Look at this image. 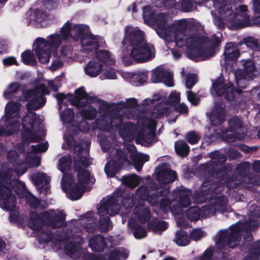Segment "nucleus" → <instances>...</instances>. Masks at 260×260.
Returning <instances> with one entry per match:
<instances>
[{
  "label": "nucleus",
  "mask_w": 260,
  "mask_h": 260,
  "mask_svg": "<svg viewBox=\"0 0 260 260\" xmlns=\"http://www.w3.org/2000/svg\"><path fill=\"white\" fill-rule=\"evenodd\" d=\"M200 41L201 39L200 36L196 37L190 40L191 43L188 45L187 51V56L189 59L194 60L198 57H202L207 59L212 57L204 43H200Z\"/></svg>",
  "instance_id": "9"
},
{
  "label": "nucleus",
  "mask_w": 260,
  "mask_h": 260,
  "mask_svg": "<svg viewBox=\"0 0 260 260\" xmlns=\"http://www.w3.org/2000/svg\"><path fill=\"white\" fill-rule=\"evenodd\" d=\"M260 256V240L251 244L248 254L243 260H259Z\"/></svg>",
  "instance_id": "31"
},
{
  "label": "nucleus",
  "mask_w": 260,
  "mask_h": 260,
  "mask_svg": "<svg viewBox=\"0 0 260 260\" xmlns=\"http://www.w3.org/2000/svg\"><path fill=\"white\" fill-rule=\"evenodd\" d=\"M40 231L38 238L41 242L49 243L53 240L54 234L50 230H45L42 228Z\"/></svg>",
  "instance_id": "52"
},
{
  "label": "nucleus",
  "mask_w": 260,
  "mask_h": 260,
  "mask_svg": "<svg viewBox=\"0 0 260 260\" xmlns=\"http://www.w3.org/2000/svg\"><path fill=\"white\" fill-rule=\"evenodd\" d=\"M122 122V116L120 114H115L113 117L107 119L102 118L97 122V127L99 129L104 132H108L113 126L118 128Z\"/></svg>",
  "instance_id": "14"
},
{
  "label": "nucleus",
  "mask_w": 260,
  "mask_h": 260,
  "mask_svg": "<svg viewBox=\"0 0 260 260\" xmlns=\"http://www.w3.org/2000/svg\"><path fill=\"white\" fill-rule=\"evenodd\" d=\"M199 36L201 39L200 43H204L210 56L213 57L215 54L216 48L221 42L220 38L216 35H212L210 38L203 36Z\"/></svg>",
  "instance_id": "18"
},
{
  "label": "nucleus",
  "mask_w": 260,
  "mask_h": 260,
  "mask_svg": "<svg viewBox=\"0 0 260 260\" xmlns=\"http://www.w3.org/2000/svg\"><path fill=\"white\" fill-rule=\"evenodd\" d=\"M80 114L84 120H92L96 117L98 111L94 107L89 106L87 109L83 108L80 111Z\"/></svg>",
  "instance_id": "39"
},
{
  "label": "nucleus",
  "mask_w": 260,
  "mask_h": 260,
  "mask_svg": "<svg viewBox=\"0 0 260 260\" xmlns=\"http://www.w3.org/2000/svg\"><path fill=\"white\" fill-rule=\"evenodd\" d=\"M160 187H158L156 184H153V198H154V203L156 202V199L160 197H167L170 192V187L169 185L164 186V185Z\"/></svg>",
  "instance_id": "34"
},
{
  "label": "nucleus",
  "mask_w": 260,
  "mask_h": 260,
  "mask_svg": "<svg viewBox=\"0 0 260 260\" xmlns=\"http://www.w3.org/2000/svg\"><path fill=\"white\" fill-rule=\"evenodd\" d=\"M7 159L12 164L21 166L25 164V161L19 159V155L15 150H10L7 153Z\"/></svg>",
  "instance_id": "41"
},
{
  "label": "nucleus",
  "mask_w": 260,
  "mask_h": 260,
  "mask_svg": "<svg viewBox=\"0 0 260 260\" xmlns=\"http://www.w3.org/2000/svg\"><path fill=\"white\" fill-rule=\"evenodd\" d=\"M128 225L131 229L135 230L133 234L136 239H140L147 236V233L145 229L139 225L135 221H128Z\"/></svg>",
  "instance_id": "33"
},
{
  "label": "nucleus",
  "mask_w": 260,
  "mask_h": 260,
  "mask_svg": "<svg viewBox=\"0 0 260 260\" xmlns=\"http://www.w3.org/2000/svg\"><path fill=\"white\" fill-rule=\"evenodd\" d=\"M174 241L179 246H185L189 243L190 238L186 232L180 230L176 232Z\"/></svg>",
  "instance_id": "36"
},
{
  "label": "nucleus",
  "mask_w": 260,
  "mask_h": 260,
  "mask_svg": "<svg viewBox=\"0 0 260 260\" xmlns=\"http://www.w3.org/2000/svg\"><path fill=\"white\" fill-rule=\"evenodd\" d=\"M193 7L191 0H180L176 4V8L180 9L183 12H190Z\"/></svg>",
  "instance_id": "51"
},
{
  "label": "nucleus",
  "mask_w": 260,
  "mask_h": 260,
  "mask_svg": "<svg viewBox=\"0 0 260 260\" xmlns=\"http://www.w3.org/2000/svg\"><path fill=\"white\" fill-rule=\"evenodd\" d=\"M26 189V186L22 181L12 180L6 172L0 173V207L6 211L15 209L16 197L13 191L18 196L22 197Z\"/></svg>",
  "instance_id": "3"
},
{
  "label": "nucleus",
  "mask_w": 260,
  "mask_h": 260,
  "mask_svg": "<svg viewBox=\"0 0 260 260\" xmlns=\"http://www.w3.org/2000/svg\"><path fill=\"white\" fill-rule=\"evenodd\" d=\"M155 10L151 6L144 7L143 10V18L145 23L148 25H151L154 23L156 17Z\"/></svg>",
  "instance_id": "29"
},
{
  "label": "nucleus",
  "mask_w": 260,
  "mask_h": 260,
  "mask_svg": "<svg viewBox=\"0 0 260 260\" xmlns=\"http://www.w3.org/2000/svg\"><path fill=\"white\" fill-rule=\"evenodd\" d=\"M188 21L185 19L178 20L172 26L175 33H185L187 27Z\"/></svg>",
  "instance_id": "53"
},
{
  "label": "nucleus",
  "mask_w": 260,
  "mask_h": 260,
  "mask_svg": "<svg viewBox=\"0 0 260 260\" xmlns=\"http://www.w3.org/2000/svg\"><path fill=\"white\" fill-rule=\"evenodd\" d=\"M144 35V31L138 27L127 26L125 27L122 42L128 44L132 49L128 56L124 51L122 53L121 58L124 65L132 64L133 60L138 63H143L154 57V47L147 42Z\"/></svg>",
  "instance_id": "2"
},
{
  "label": "nucleus",
  "mask_w": 260,
  "mask_h": 260,
  "mask_svg": "<svg viewBox=\"0 0 260 260\" xmlns=\"http://www.w3.org/2000/svg\"><path fill=\"white\" fill-rule=\"evenodd\" d=\"M49 38V41L42 38H38L35 40V52L39 61L42 64L49 62L53 48L58 47L63 40L61 35L56 34L51 35Z\"/></svg>",
  "instance_id": "5"
},
{
  "label": "nucleus",
  "mask_w": 260,
  "mask_h": 260,
  "mask_svg": "<svg viewBox=\"0 0 260 260\" xmlns=\"http://www.w3.org/2000/svg\"><path fill=\"white\" fill-rule=\"evenodd\" d=\"M209 177L204 180L199 190L194 192V198L200 202H204L208 199H214V204L217 207L226 205L228 200L223 195L218 196L221 191L220 189L225 184L229 189L235 186L231 184L234 178L227 173V169L221 167L218 169L212 168L208 170Z\"/></svg>",
  "instance_id": "1"
},
{
  "label": "nucleus",
  "mask_w": 260,
  "mask_h": 260,
  "mask_svg": "<svg viewBox=\"0 0 260 260\" xmlns=\"http://www.w3.org/2000/svg\"><path fill=\"white\" fill-rule=\"evenodd\" d=\"M21 105L18 102H10L6 106V121L14 117L20 111Z\"/></svg>",
  "instance_id": "28"
},
{
  "label": "nucleus",
  "mask_w": 260,
  "mask_h": 260,
  "mask_svg": "<svg viewBox=\"0 0 260 260\" xmlns=\"http://www.w3.org/2000/svg\"><path fill=\"white\" fill-rule=\"evenodd\" d=\"M69 149L73 150L77 157L82 155V152L84 150L83 145L82 143H76V140L72 136H68L66 139Z\"/></svg>",
  "instance_id": "27"
},
{
  "label": "nucleus",
  "mask_w": 260,
  "mask_h": 260,
  "mask_svg": "<svg viewBox=\"0 0 260 260\" xmlns=\"http://www.w3.org/2000/svg\"><path fill=\"white\" fill-rule=\"evenodd\" d=\"M85 191V186L79 182L76 183L70 187L69 194L70 198L74 201L81 198Z\"/></svg>",
  "instance_id": "32"
},
{
  "label": "nucleus",
  "mask_w": 260,
  "mask_h": 260,
  "mask_svg": "<svg viewBox=\"0 0 260 260\" xmlns=\"http://www.w3.org/2000/svg\"><path fill=\"white\" fill-rule=\"evenodd\" d=\"M156 137L155 131H150L145 134L143 132H139L138 137L144 142L150 144L153 143L154 139Z\"/></svg>",
  "instance_id": "58"
},
{
  "label": "nucleus",
  "mask_w": 260,
  "mask_h": 260,
  "mask_svg": "<svg viewBox=\"0 0 260 260\" xmlns=\"http://www.w3.org/2000/svg\"><path fill=\"white\" fill-rule=\"evenodd\" d=\"M177 175L175 171L163 169L156 174V179L160 185H168L176 180Z\"/></svg>",
  "instance_id": "16"
},
{
  "label": "nucleus",
  "mask_w": 260,
  "mask_h": 260,
  "mask_svg": "<svg viewBox=\"0 0 260 260\" xmlns=\"http://www.w3.org/2000/svg\"><path fill=\"white\" fill-rule=\"evenodd\" d=\"M248 180L244 184L245 188L253 192L260 193L259 181L254 177H249Z\"/></svg>",
  "instance_id": "45"
},
{
  "label": "nucleus",
  "mask_w": 260,
  "mask_h": 260,
  "mask_svg": "<svg viewBox=\"0 0 260 260\" xmlns=\"http://www.w3.org/2000/svg\"><path fill=\"white\" fill-rule=\"evenodd\" d=\"M240 240V227L237 225H233L231 226L230 231L221 232L216 241V245L222 249L226 247L233 249L239 245Z\"/></svg>",
  "instance_id": "7"
},
{
  "label": "nucleus",
  "mask_w": 260,
  "mask_h": 260,
  "mask_svg": "<svg viewBox=\"0 0 260 260\" xmlns=\"http://www.w3.org/2000/svg\"><path fill=\"white\" fill-rule=\"evenodd\" d=\"M81 166L87 168L89 166V159L87 156L80 155L74 158V169H77V166L82 167Z\"/></svg>",
  "instance_id": "62"
},
{
  "label": "nucleus",
  "mask_w": 260,
  "mask_h": 260,
  "mask_svg": "<svg viewBox=\"0 0 260 260\" xmlns=\"http://www.w3.org/2000/svg\"><path fill=\"white\" fill-rule=\"evenodd\" d=\"M200 137L194 131L187 133L185 136V139L190 144H195L198 143Z\"/></svg>",
  "instance_id": "64"
},
{
  "label": "nucleus",
  "mask_w": 260,
  "mask_h": 260,
  "mask_svg": "<svg viewBox=\"0 0 260 260\" xmlns=\"http://www.w3.org/2000/svg\"><path fill=\"white\" fill-rule=\"evenodd\" d=\"M87 36L80 42L83 49L89 52L96 51L100 46L98 36L93 35L91 31Z\"/></svg>",
  "instance_id": "17"
},
{
  "label": "nucleus",
  "mask_w": 260,
  "mask_h": 260,
  "mask_svg": "<svg viewBox=\"0 0 260 260\" xmlns=\"http://www.w3.org/2000/svg\"><path fill=\"white\" fill-rule=\"evenodd\" d=\"M135 213L138 221L143 224L148 222L151 217L150 210L148 207L140 208L138 210L135 208Z\"/></svg>",
  "instance_id": "30"
},
{
  "label": "nucleus",
  "mask_w": 260,
  "mask_h": 260,
  "mask_svg": "<svg viewBox=\"0 0 260 260\" xmlns=\"http://www.w3.org/2000/svg\"><path fill=\"white\" fill-rule=\"evenodd\" d=\"M75 113L72 109L67 108L63 110L60 117L64 122L71 123L74 120Z\"/></svg>",
  "instance_id": "54"
},
{
  "label": "nucleus",
  "mask_w": 260,
  "mask_h": 260,
  "mask_svg": "<svg viewBox=\"0 0 260 260\" xmlns=\"http://www.w3.org/2000/svg\"><path fill=\"white\" fill-rule=\"evenodd\" d=\"M224 94L225 99L228 101H232L235 99L236 96L235 88L232 83L228 82L226 83V86L224 88Z\"/></svg>",
  "instance_id": "55"
},
{
  "label": "nucleus",
  "mask_w": 260,
  "mask_h": 260,
  "mask_svg": "<svg viewBox=\"0 0 260 260\" xmlns=\"http://www.w3.org/2000/svg\"><path fill=\"white\" fill-rule=\"evenodd\" d=\"M151 80L153 83L164 82L168 87L174 86L172 73L164 69H156L151 74Z\"/></svg>",
  "instance_id": "10"
},
{
  "label": "nucleus",
  "mask_w": 260,
  "mask_h": 260,
  "mask_svg": "<svg viewBox=\"0 0 260 260\" xmlns=\"http://www.w3.org/2000/svg\"><path fill=\"white\" fill-rule=\"evenodd\" d=\"M175 150L178 155L182 157L187 156L190 151L189 146L182 140L175 142Z\"/></svg>",
  "instance_id": "38"
},
{
  "label": "nucleus",
  "mask_w": 260,
  "mask_h": 260,
  "mask_svg": "<svg viewBox=\"0 0 260 260\" xmlns=\"http://www.w3.org/2000/svg\"><path fill=\"white\" fill-rule=\"evenodd\" d=\"M106 246V240L104 237L100 234L93 236L89 241V247L94 252H103Z\"/></svg>",
  "instance_id": "20"
},
{
  "label": "nucleus",
  "mask_w": 260,
  "mask_h": 260,
  "mask_svg": "<svg viewBox=\"0 0 260 260\" xmlns=\"http://www.w3.org/2000/svg\"><path fill=\"white\" fill-rule=\"evenodd\" d=\"M21 85L18 82L10 83L8 89L4 92V96L5 99L11 100L13 99L14 94L20 89Z\"/></svg>",
  "instance_id": "42"
},
{
  "label": "nucleus",
  "mask_w": 260,
  "mask_h": 260,
  "mask_svg": "<svg viewBox=\"0 0 260 260\" xmlns=\"http://www.w3.org/2000/svg\"><path fill=\"white\" fill-rule=\"evenodd\" d=\"M142 121L144 127L150 129V131H155L156 127V121L155 120L148 117H144Z\"/></svg>",
  "instance_id": "63"
},
{
  "label": "nucleus",
  "mask_w": 260,
  "mask_h": 260,
  "mask_svg": "<svg viewBox=\"0 0 260 260\" xmlns=\"http://www.w3.org/2000/svg\"><path fill=\"white\" fill-rule=\"evenodd\" d=\"M226 84L224 82V79L222 77H219L212 83V89L215 91L218 96H222L224 95V88Z\"/></svg>",
  "instance_id": "40"
},
{
  "label": "nucleus",
  "mask_w": 260,
  "mask_h": 260,
  "mask_svg": "<svg viewBox=\"0 0 260 260\" xmlns=\"http://www.w3.org/2000/svg\"><path fill=\"white\" fill-rule=\"evenodd\" d=\"M95 56L99 61L106 63L110 58V53L108 50H99L96 51Z\"/></svg>",
  "instance_id": "60"
},
{
  "label": "nucleus",
  "mask_w": 260,
  "mask_h": 260,
  "mask_svg": "<svg viewBox=\"0 0 260 260\" xmlns=\"http://www.w3.org/2000/svg\"><path fill=\"white\" fill-rule=\"evenodd\" d=\"M71 157L70 155H67L61 157L59 159V170L62 173L67 172L71 169Z\"/></svg>",
  "instance_id": "46"
},
{
  "label": "nucleus",
  "mask_w": 260,
  "mask_h": 260,
  "mask_svg": "<svg viewBox=\"0 0 260 260\" xmlns=\"http://www.w3.org/2000/svg\"><path fill=\"white\" fill-rule=\"evenodd\" d=\"M22 92L25 100L28 101L26 106L29 111L37 110L42 108L46 102V99L44 95H48L50 93L47 87L44 84H41L32 89L28 90L25 92L24 90Z\"/></svg>",
  "instance_id": "6"
},
{
  "label": "nucleus",
  "mask_w": 260,
  "mask_h": 260,
  "mask_svg": "<svg viewBox=\"0 0 260 260\" xmlns=\"http://www.w3.org/2000/svg\"><path fill=\"white\" fill-rule=\"evenodd\" d=\"M72 23L67 21L61 28L60 35L62 36L63 40H66L68 38L72 37Z\"/></svg>",
  "instance_id": "57"
},
{
  "label": "nucleus",
  "mask_w": 260,
  "mask_h": 260,
  "mask_svg": "<svg viewBox=\"0 0 260 260\" xmlns=\"http://www.w3.org/2000/svg\"><path fill=\"white\" fill-rule=\"evenodd\" d=\"M30 227L34 231H40L45 223L42 217H41L37 212L31 211L28 221Z\"/></svg>",
  "instance_id": "25"
},
{
  "label": "nucleus",
  "mask_w": 260,
  "mask_h": 260,
  "mask_svg": "<svg viewBox=\"0 0 260 260\" xmlns=\"http://www.w3.org/2000/svg\"><path fill=\"white\" fill-rule=\"evenodd\" d=\"M123 192L120 191L116 194L109 197L98 208V213L100 215V229L102 232H107L109 230L110 216H115L119 210V198L122 197Z\"/></svg>",
  "instance_id": "4"
},
{
  "label": "nucleus",
  "mask_w": 260,
  "mask_h": 260,
  "mask_svg": "<svg viewBox=\"0 0 260 260\" xmlns=\"http://www.w3.org/2000/svg\"><path fill=\"white\" fill-rule=\"evenodd\" d=\"M127 162H128L127 154L120 148L117 149L115 154L105 165L104 170L106 174L109 177H114Z\"/></svg>",
  "instance_id": "8"
},
{
  "label": "nucleus",
  "mask_w": 260,
  "mask_h": 260,
  "mask_svg": "<svg viewBox=\"0 0 260 260\" xmlns=\"http://www.w3.org/2000/svg\"><path fill=\"white\" fill-rule=\"evenodd\" d=\"M250 168V162L245 161L238 164L236 167V170L240 176L242 177H246L249 174Z\"/></svg>",
  "instance_id": "48"
},
{
  "label": "nucleus",
  "mask_w": 260,
  "mask_h": 260,
  "mask_svg": "<svg viewBox=\"0 0 260 260\" xmlns=\"http://www.w3.org/2000/svg\"><path fill=\"white\" fill-rule=\"evenodd\" d=\"M43 215H47L46 222L44 224L51 227L53 229L64 228L67 225L66 222V214L62 212L54 213L50 215L47 212H45Z\"/></svg>",
  "instance_id": "13"
},
{
  "label": "nucleus",
  "mask_w": 260,
  "mask_h": 260,
  "mask_svg": "<svg viewBox=\"0 0 260 260\" xmlns=\"http://www.w3.org/2000/svg\"><path fill=\"white\" fill-rule=\"evenodd\" d=\"M87 95V92L85 91V87L82 86L75 90L74 95L69 93L67 95L72 98L71 99V105L80 109L87 106L88 102L81 101L85 99Z\"/></svg>",
  "instance_id": "15"
},
{
  "label": "nucleus",
  "mask_w": 260,
  "mask_h": 260,
  "mask_svg": "<svg viewBox=\"0 0 260 260\" xmlns=\"http://www.w3.org/2000/svg\"><path fill=\"white\" fill-rule=\"evenodd\" d=\"M240 54L239 50L233 42L226 44L223 53L225 61H235L239 57Z\"/></svg>",
  "instance_id": "22"
},
{
  "label": "nucleus",
  "mask_w": 260,
  "mask_h": 260,
  "mask_svg": "<svg viewBox=\"0 0 260 260\" xmlns=\"http://www.w3.org/2000/svg\"><path fill=\"white\" fill-rule=\"evenodd\" d=\"M75 170L77 173L78 182L83 185L84 184H88L89 182L90 173L88 170L78 166H77V169Z\"/></svg>",
  "instance_id": "37"
},
{
  "label": "nucleus",
  "mask_w": 260,
  "mask_h": 260,
  "mask_svg": "<svg viewBox=\"0 0 260 260\" xmlns=\"http://www.w3.org/2000/svg\"><path fill=\"white\" fill-rule=\"evenodd\" d=\"M190 38L185 33H175V41L176 46L182 48L185 46L188 47V44Z\"/></svg>",
  "instance_id": "44"
},
{
  "label": "nucleus",
  "mask_w": 260,
  "mask_h": 260,
  "mask_svg": "<svg viewBox=\"0 0 260 260\" xmlns=\"http://www.w3.org/2000/svg\"><path fill=\"white\" fill-rule=\"evenodd\" d=\"M103 65L95 61H89L84 67L85 73L90 77L93 78L100 75L103 70Z\"/></svg>",
  "instance_id": "23"
},
{
  "label": "nucleus",
  "mask_w": 260,
  "mask_h": 260,
  "mask_svg": "<svg viewBox=\"0 0 260 260\" xmlns=\"http://www.w3.org/2000/svg\"><path fill=\"white\" fill-rule=\"evenodd\" d=\"M200 209L198 206L190 207L186 211V216L191 221L198 220L200 219Z\"/></svg>",
  "instance_id": "47"
},
{
  "label": "nucleus",
  "mask_w": 260,
  "mask_h": 260,
  "mask_svg": "<svg viewBox=\"0 0 260 260\" xmlns=\"http://www.w3.org/2000/svg\"><path fill=\"white\" fill-rule=\"evenodd\" d=\"M21 59L23 62L26 65L36 66L37 60L32 52L29 50H26L21 53Z\"/></svg>",
  "instance_id": "43"
},
{
  "label": "nucleus",
  "mask_w": 260,
  "mask_h": 260,
  "mask_svg": "<svg viewBox=\"0 0 260 260\" xmlns=\"http://www.w3.org/2000/svg\"><path fill=\"white\" fill-rule=\"evenodd\" d=\"M225 107L222 102L215 103L209 116L211 124L214 126L221 125L225 121Z\"/></svg>",
  "instance_id": "12"
},
{
  "label": "nucleus",
  "mask_w": 260,
  "mask_h": 260,
  "mask_svg": "<svg viewBox=\"0 0 260 260\" xmlns=\"http://www.w3.org/2000/svg\"><path fill=\"white\" fill-rule=\"evenodd\" d=\"M229 127L226 129V132L230 131L234 133V135H228L226 136L228 141L229 142H233L236 140H241L245 137V133H238V131H240L243 128L242 123L240 119L237 117H233L229 120Z\"/></svg>",
  "instance_id": "11"
},
{
  "label": "nucleus",
  "mask_w": 260,
  "mask_h": 260,
  "mask_svg": "<svg viewBox=\"0 0 260 260\" xmlns=\"http://www.w3.org/2000/svg\"><path fill=\"white\" fill-rule=\"evenodd\" d=\"M119 126H120V133L125 136H128L132 134L136 129L135 124L131 122L123 123L121 122Z\"/></svg>",
  "instance_id": "50"
},
{
  "label": "nucleus",
  "mask_w": 260,
  "mask_h": 260,
  "mask_svg": "<svg viewBox=\"0 0 260 260\" xmlns=\"http://www.w3.org/2000/svg\"><path fill=\"white\" fill-rule=\"evenodd\" d=\"M167 23V15L164 13H160L156 16L155 21L152 25L156 26V32L160 36V34L164 35L166 34Z\"/></svg>",
  "instance_id": "24"
},
{
  "label": "nucleus",
  "mask_w": 260,
  "mask_h": 260,
  "mask_svg": "<svg viewBox=\"0 0 260 260\" xmlns=\"http://www.w3.org/2000/svg\"><path fill=\"white\" fill-rule=\"evenodd\" d=\"M168 228L167 222L157 218L153 219L147 224V228L155 231H164Z\"/></svg>",
  "instance_id": "35"
},
{
  "label": "nucleus",
  "mask_w": 260,
  "mask_h": 260,
  "mask_svg": "<svg viewBox=\"0 0 260 260\" xmlns=\"http://www.w3.org/2000/svg\"><path fill=\"white\" fill-rule=\"evenodd\" d=\"M136 193L140 200L147 201L151 203H154L153 189H149L147 186L142 185L137 189Z\"/></svg>",
  "instance_id": "26"
},
{
  "label": "nucleus",
  "mask_w": 260,
  "mask_h": 260,
  "mask_svg": "<svg viewBox=\"0 0 260 260\" xmlns=\"http://www.w3.org/2000/svg\"><path fill=\"white\" fill-rule=\"evenodd\" d=\"M241 62L243 66V71L245 74L248 75L254 72L255 66L252 60H242Z\"/></svg>",
  "instance_id": "61"
},
{
  "label": "nucleus",
  "mask_w": 260,
  "mask_h": 260,
  "mask_svg": "<svg viewBox=\"0 0 260 260\" xmlns=\"http://www.w3.org/2000/svg\"><path fill=\"white\" fill-rule=\"evenodd\" d=\"M147 79V75L143 72L133 75L132 77V81L136 86L143 85L145 82H146Z\"/></svg>",
  "instance_id": "59"
},
{
  "label": "nucleus",
  "mask_w": 260,
  "mask_h": 260,
  "mask_svg": "<svg viewBox=\"0 0 260 260\" xmlns=\"http://www.w3.org/2000/svg\"><path fill=\"white\" fill-rule=\"evenodd\" d=\"M63 173L62 186L64 188L71 187L74 182V178L71 173L65 172Z\"/></svg>",
  "instance_id": "56"
},
{
  "label": "nucleus",
  "mask_w": 260,
  "mask_h": 260,
  "mask_svg": "<svg viewBox=\"0 0 260 260\" xmlns=\"http://www.w3.org/2000/svg\"><path fill=\"white\" fill-rule=\"evenodd\" d=\"M176 194L178 198L179 203L181 207L186 208L191 204L190 196L191 194V191L184 186H181L176 191Z\"/></svg>",
  "instance_id": "21"
},
{
  "label": "nucleus",
  "mask_w": 260,
  "mask_h": 260,
  "mask_svg": "<svg viewBox=\"0 0 260 260\" xmlns=\"http://www.w3.org/2000/svg\"><path fill=\"white\" fill-rule=\"evenodd\" d=\"M32 180L34 183L37 185L44 183L45 185H47L49 183L50 179L44 173H38L36 175L32 176Z\"/></svg>",
  "instance_id": "49"
},
{
  "label": "nucleus",
  "mask_w": 260,
  "mask_h": 260,
  "mask_svg": "<svg viewBox=\"0 0 260 260\" xmlns=\"http://www.w3.org/2000/svg\"><path fill=\"white\" fill-rule=\"evenodd\" d=\"M72 38L75 41L79 40L80 42L87 37L90 32L88 25L83 24H76L72 27Z\"/></svg>",
  "instance_id": "19"
}]
</instances>
